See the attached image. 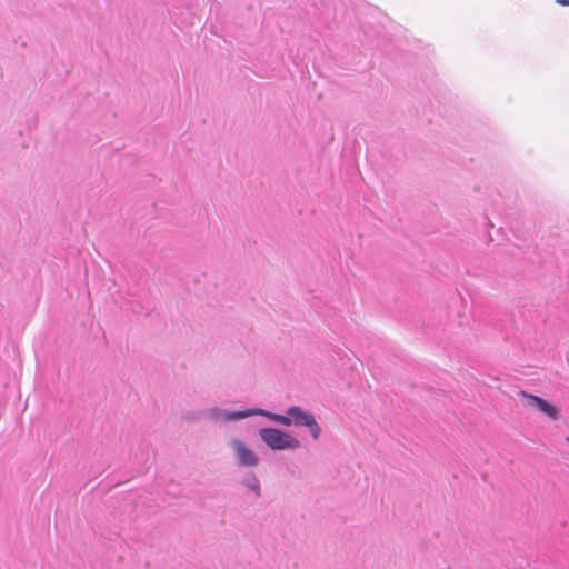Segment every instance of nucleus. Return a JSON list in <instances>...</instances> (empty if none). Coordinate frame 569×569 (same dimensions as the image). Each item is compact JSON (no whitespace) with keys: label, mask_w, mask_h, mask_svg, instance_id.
<instances>
[{"label":"nucleus","mask_w":569,"mask_h":569,"mask_svg":"<svg viewBox=\"0 0 569 569\" xmlns=\"http://www.w3.org/2000/svg\"><path fill=\"white\" fill-rule=\"evenodd\" d=\"M206 415L216 421H234L251 416H263L282 426H291V416H289L287 412L286 415L273 413L260 408H249L244 410H228L214 407L208 409L206 411Z\"/></svg>","instance_id":"nucleus-1"},{"label":"nucleus","mask_w":569,"mask_h":569,"mask_svg":"<svg viewBox=\"0 0 569 569\" xmlns=\"http://www.w3.org/2000/svg\"><path fill=\"white\" fill-rule=\"evenodd\" d=\"M259 437L272 450H296L301 446L296 437L272 427L261 428Z\"/></svg>","instance_id":"nucleus-2"},{"label":"nucleus","mask_w":569,"mask_h":569,"mask_svg":"<svg viewBox=\"0 0 569 569\" xmlns=\"http://www.w3.org/2000/svg\"><path fill=\"white\" fill-rule=\"evenodd\" d=\"M287 413L291 416V425H295L296 427H307L315 440L320 437L321 428L312 413L302 410L298 406L289 407L287 409Z\"/></svg>","instance_id":"nucleus-3"},{"label":"nucleus","mask_w":569,"mask_h":569,"mask_svg":"<svg viewBox=\"0 0 569 569\" xmlns=\"http://www.w3.org/2000/svg\"><path fill=\"white\" fill-rule=\"evenodd\" d=\"M232 447L237 453L238 463L243 467H253L259 462L257 455L240 440H233Z\"/></svg>","instance_id":"nucleus-4"},{"label":"nucleus","mask_w":569,"mask_h":569,"mask_svg":"<svg viewBox=\"0 0 569 569\" xmlns=\"http://www.w3.org/2000/svg\"><path fill=\"white\" fill-rule=\"evenodd\" d=\"M528 405L536 407L538 410L546 413L548 417L552 419L557 418L558 411L556 407L538 396H528Z\"/></svg>","instance_id":"nucleus-5"},{"label":"nucleus","mask_w":569,"mask_h":569,"mask_svg":"<svg viewBox=\"0 0 569 569\" xmlns=\"http://www.w3.org/2000/svg\"><path fill=\"white\" fill-rule=\"evenodd\" d=\"M242 485L244 487H247L249 490H251L252 492H254L256 498L260 497V495H261L260 481L256 477V475H253V473L247 475L242 479Z\"/></svg>","instance_id":"nucleus-6"},{"label":"nucleus","mask_w":569,"mask_h":569,"mask_svg":"<svg viewBox=\"0 0 569 569\" xmlns=\"http://www.w3.org/2000/svg\"><path fill=\"white\" fill-rule=\"evenodd\" d=\"M557 3L561 6H569V0H557Z\"/></svg>","instance_id":"nucleus-7"},{"label":"nucleus","mask_w":569,"mask_h":569,"mask_svg":"<svg viewBox=\"0 0 569 569\" xmlns=\"http://www.w3.org/2000/svg\"><path fill=\"white\" fill-rule=\"evenodd\" d=\"M149 460H150V453H149V451L147 450V459H146V461H149Z\"/></svg>","instance_id":"nucleus-8"},{"label":"nucleus","mask_w":569,"mask_h":569,"mask_svg":"<svg viewBox=\"0 0 569 569\" xmlns=\"http://www.w3.org/2000/svg\"><path fill=\"white\" fill-rule=\"evenodd\" d=\"M566 439H567V441H569V436Z\"/></svg>","instance_id":"nucleus-9"}]
</instances>
